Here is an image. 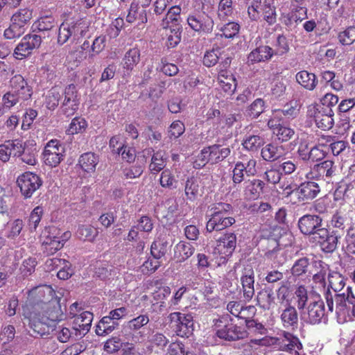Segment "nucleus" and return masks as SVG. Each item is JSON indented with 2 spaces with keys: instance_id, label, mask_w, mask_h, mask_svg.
<instances>
[{
  "instance_id": "8fccbe9b",
  "label": "nucleus",
  "mask_w": 355,
  "mask_h": 355,
  "mask_svg": "<svg viewBox=\"0 0 355 355\" xmlns=\"http://www.w3.org/2000/svg\"><path fill=\"white\" fill-rule=\"evenodd\" d=\"M275 49H273L275 55H283L289 51V44L286 36L279 35L277 37L276 43L275 45Z\"/></svg>"
},
{
  "instance_id": "2f4dec72",
  "label": "nucleus",
  "mask_w": 355,
  "mask_h": 355,
  "mask_svg": "<svg viewBox=\"0 0 355 355\" xmlns=\"http://www.w3.org/2000/svg\"><path fill=\"white\" fill-rule=\"evenodd\" d=\"M211 164H216L221 162L230 154V148L223 147L220 145H213L208 147Z\"/></svg>"
},
{
  "instance_id": "f704fd0d",
  "label": "nucleus",
  "mask_w": 355,
  "mask_h": 355,
  "mask_svg": "<svg viewBox=\"0 0 355 355\" xmlns=\"http://www.w3.org/2000/svg\"><path fill=\"white\" fill-rule=\"evenodd\" d=\"M167 157L162 150L155 153L151 158L149 170L151 173H157L164 168L166 164Z\"/></svg>"
},
{
  "instance_id": "ea45409f",
  "label": "nucleus",
  "mask_w": 355,
  "mask_h": 355,
  "mask_svg": "<svg viewBox=\"0 0 355 355\" xmlns=\"http://www.w3.org/2000/svg\"><path fill=\"white\" fill-rule=\"evenodd\" d=\"M261 154L264 160L272 162L281 157L282 152L280 147L278 146L273 144H268L262 148Z\"/></svg>"
},
{
  "instance_id": "39448f33",
  "label": "nucleus",
  "mask_w": 355,
  "mask_h": 355,
  "mask_svg": "<svg viewBox=\"0 0 355 355\" xmlns=\"http://www.w3.org/2000/svg\"><path fill=\"white\" fill-rule=\"evenodd\" d=\"M347 293L336 295V314L339 323L355 320V296L352 288L347 287Z\"/></svg>"
},
{
  "instance_id": "774afa93",
  "label": "nucleus",
  "mask_w": 355,
  "mask_h": 355,
  "mask_svg": "<svg viewBox=\"0 0 355 355\" xmlns=\"http://www.w3.org/2000/svg\"><path fill=\"white\" fill-rule=\"evenodd\" d=\"M43 214L42 207L37 206L31 211L28 220V225L31 230H36L39 223L40 222Z\"/></svg>"
},
{
  "instance_id": "58836bf2",
  "label": "nucleus",
  "mask_w": 355,
  "mask_h": 355,
  "mask_svg": "<svg viewBox=\"0 0 355 355\" xmlns=\"http://www.w3.org/2000/svg\"><path fill=\"white\" fill-rule=\"evenodd\" d=\"M168 241L159 238L151 245V255L155 259H159L166 254L168 251Z\"/></svg>"
},
{
  "instance_id": "7c9ffc66",
  "label": "nucleus",
  "mask_w": 355,
  "mask_h": 355,
  "mask_svg": "<svg viewBox=\"0 0 355 355\" xmlns=\"http://www.w3.org/2000/svg\"><path fill=\"white\" fill-rule=\"evenodd\" d=\"M296 80L302 87L311 91L313 90L318 84L316 76L306 71L298 72L296 74Z\"/></svg>"
},
{
  "instance_id": "4d7b16f0",
  "label": "nucleus",
  "mask_w": 355,
  "mask_h": 355,
  "mask_svg": "<svg viewBox=\"0 0 355 355\" xmlns=\"http://www.w3.org/2000/svg\"><path fill=\"white\" fill-rule=\"evenodd\" d=\"M184 193L187 198L191 201L196 199L198 193V184L193 178L188 179L186 182Z\"/></svg>"
},
{
  "instance_id": "e433bc0d",
  "label": "nucleus",
  "mask_w": 355,
  "mask_h": 355,
  "mask_svg": "<svg viewBox=\"0 0 355 355\" xmlns=\"http://www.w3.org/2000/svg\"><path fill=\"white\" fill-rule=\"evenodd\" d=\"M316 125L322 130H329L334 124L333 114L331 109H325L320 114L316 116Z\"/></svg>"
},
{
  "instance_id": "6e6d98bb",
  "label": "nucleus",
  "mask_w": 355,
  "mask_h": 355,
  "mask_svg": "<svg viewBox=\"0 0 355 355\" xmlns=\"http://www.w3.org/2000/svg\"><path fill=\"white\" fill-rule=\"evenodd\" d=\"M263 19L269 24H274L277 21L275 7L270 5V0H266L263 11Z\"/></svg>"
},
{
  "instance_id": "680f3d73",
  "label": "nucleus",
  "mask_w": 355,
  "mask_h": 355,
  "mask_svg": "<svg viewBox=\"0 0 355 355\" xmlns=\"http://www.w3.org/2000/svg\"><path fill=\"white\" fill-rule=\"evenodd\" d=\"M277 139L281 142H286L291 139L295 135L293 129L282 125L274 133Z\"/></svg>"
},
{
  "instance_id": "13d9d810",
  "label": "nucleus",
  "mask_w": 355,
  "mask_h": 355,
  "mask_svg": "<svg viewBox=\"0 0 355 355\" xmlns=\"http://www.w3.org/2000/svg\"><path fill=\"white\" fill-rule=\"evenodd\" d=\"M171 288L168 286H161L157 288L153 293V299L155 303H160V306H164V300L170 295Z\"/></svg>"
},
{
  "instance_id": "c85d7f7f",
  "label": "nucleus",
  "mask_w": 355,
  "mask_h": 355,
  "mask_svg": "<svg viewBox=\"0 0 355 355\" xmlns=\"http://www.w3.org/2000/svg\"><path fill=\"white\" fill-rule=\"evenodd\" d=\"M42 248L44 252L47 254H53L63 247V243L57 236H43Z\"/></svg>"
},
{
  "instance_id": "4c0bfd02",
  "label": "nucleus",
  "mask_w": 355,
  "mask_h": 355,
  "mask_svg": "<svg viewBox=\"0 0 355 355\" xmlns=\"http://www.w3.org/2000/svg\"><path fill=\"white\" fill-rule=\"evenodd\" d=\"M63 95V91L61 87H52L46 96V106L49 110H54L59 103L61 96Z\"/></svg>"
},
{
  "instance_id": "052dcab7",
  "label": "nucleus",
  "mask_w": 355,
  "mask_h": 355,
  "mask_svg": "<svg viewBox=\"0 0 355 355\" xmlns=\"http://www.w3.org/2000/svg\"><path fill=\"white\" fill-rule=\"evenodd\" d=\"M348 225L346 215L341 212L334 214L331 220V225L334 228L343 231Z\"/></svg>"
},
{
  "instance_id": "bb28decb",
  "label": "nucleus",
  "mask_w": 355,
  "mask_h": 355,
  "mask_svg": "<svg viewBox=\"0 0 355 355\" xmlns=\"http://www.w3.org/2000/svg\"><path fill=\"white\" fill-rule=\"evenodd\" d=\"M62 265H64V266L58 270L57 276L60 279H67L73 273V270L70 268V264L68 262H66L64 259L57 258L48 259L46 261V266L49 270L51 269L49 268L50 266L58 267Z\"/></svg>"
},
{
  "instance_id": "a878e982",
  "label": "nucleus",
  "mask_w": 355,
  "mask_h": 355,
  "mask_svg": "<svg viewBox=\"0 0 355 355\" xmlns=\"http://www.w3.org/2000/svg\"><path fill=\"white\" fill-rule=\"evenodd\" d=\"M244 195L247 199H257L262 193L264 182L260 180H252L245 182Z\"/></svg>"
},
{
  "instance_id": "9d476101",
  "label": "nucleus",
  "mask_w": 355,
  "mask_h": 355,
  "mask_svg": "<svg viewBox=\"0 0 355 355\" xmlns=\"http://www.w3.org/2000/svg\"><path fill=\"white\" fill-rule=\"evenodd\" d=\"M337 171L336 166L331 160H325L320 164H315L306 174L309 180H323L330 182Z\"/></svg>"
},
{
  "instance_id": "5701e85b",
  "label": "nucleus",
  "mask_w": 355,
  "mask_h": 355,
  "mask_svg": "<svg viewBox=\"0 0 355 355\" xmlns=\"http://www.w3.org/2000/svg\"><path fill=\"white\" fill-rule=\"evenodd\" d=\"M218 82L220 87L229 94H233L236 88V78L230 71L220 70L218 73Z\"/></svg>"
},
{
  "instance_id": "9b49d317",
  "label": "nucleus",
  "mask_w": 355,
  "mask_h": 355,
  "mask_svg": "<svg viewBox=\"0 0 355 355\" xmlns=\"http://www.w3.org/2000/svg\"><path fill=\"white\" fill-rule=\"evenodd\" d=\"M187 23L192 30L203 34L210 33L214 26L213 18L205 12L189 15L187 17Z\"/></svg>"
},
{
  "instance_id": "f03ea898",
  "label": "nucleus",
  "mask_w": 355,
  "mask_h": 355,
  "mask_svg": "<svg viewBox=\"0 0 355 355\" xmlns=\"http://www.w3.org/2000/svg\"><path fill=\"white\" fill-rule=\"evenodd\" d=\"M231 205L218 202L213 205L210 209L211 214L207 223L206 229L208 232L221 231L235 223L234 217L230 216L232 212Z\"/></svg>"
},
{
  "instance_id": "c03bdc74",
  "label": "nucleus",
  "mask_w": 355,
  "mask_h": 355,
  "mask_svg": "<svg viewBox=\"0 0 355 355\" xmlns=\"http://www.w3.org/2000/svg\"><path fill=\"white\" fill-rule=\"evenodd\" d=\"M339 42L344 46H349L355 42V26H350L340 31L338 35Z\"/></svg>"
},
{
  "instance_id": "c9c22d12",
  "label": "nucleus",
  "mask_w": 355,
  "mask_h": 355,
  "mask_svg": "<svg viewBox=\"0 0 355 355\" xmlns=\"http://www.w3.org/2000/svg\"><path fill=\"white\" fill-rule=\"evenodd\" d=\"M33 17V12L28 8H21L13 14L12 22L24 28Z\"/></svg>"
},
{
  "instance_id": "a18cd8bd",
  "label": "nucleus",
  "mask_w": 355,
  "mask_h": 355,
  "mask_svg": "<svg viewBox=\"0 0 355 355\" xmlns=\"http://www.w3.org/2000/svg\"><path fill=\"white\" fill-rule=\"evenodd\" d=\"M87 127V123L84 118L75 117L69 124L67 132L68 135H76L84 132Z\"/></svg>"
},
{
  "instance_id": "603ef678",
  "label": "nucleus",
  "mask_w": 355,
  "mask_h": 355,
  "mask_svg": "<svg viewBox=\"0 0 355 355\" xmlns=\"http://www.w3.org/2000/svg\"><path fill=\"white\" fill-rule=\"evenodd\" d=\"M264 144V139L259 135H251L248 137L243 142L245 148L249 150H257Z\"/></svg>"
},
{
  "instance_id": "423d86ee",
  "label": "nucleus",
  "mask_w": 355,
  "mask_h": 355,
  "mask_svg": "<svg viewBox=\"0 0 355 355\" xmlns=\"http://www.w3.org/2000/svg\"><path fill=\"white\" fill-rule=\"evenodd\" d=\"M54 295L55 292L50 286H37L28 291L27 303L23 310L28 307L31 311H39L42 306L55 297Z\"/></svg>"
},
{
  "instance_id": "0e129e2a",
  "label": "nucleus",
  "mask_w": 355,
  "mask_h": 355,
  "mask_svg": "<svg viewBox=\"0 0 355 355\" xmlns=\"http://www.w3.org/2000/svg\"><path fill=\"white\" fill-rule=\"evenodd\" d=\"M149 322V318L147 315H140L127 323V327L132 331H137Z\"/></svg>"
},
{
  "instance_id": "338daca9",
  "label": "nucleus",
  "mask_w": 355,
  "mask_h": 355,
  "mask_svg": "<svg viewBox=\"0 0 355 355\" xmlns=\"http://www.w3.org/2000/svg\"><path fill=\"white\" fill-rule=\"evenodd\" d=\"M106 36L101 35L96 37L92 44L90 57L95 56L103 51L105 47Z\"/></svg>"
},
{
  "instance_id": "473e14b6",
  "label": "nucleus",
  "mask_w": 355,
  "mask_h": 355,
  "mask_svg": "<svg viewBox=\"0 0 355 355\" xmlns=\"http://www.w3.org/2000/svg\"><path fill=\"white\" fill-rule=\"evenodd\" d=\"M118 326V322L111 319L108 315L104 316L96 326L97 335L104 336L112 332Z\"/></svg>"
},
{
  "instance_id": "c756f323",
  "label": "nucleus",
  "mask_w": 355,
  "mask_h": 355,
  "mask_svg": "<svg viewBox=\"0 0 355 355\" xmlns=\"http://www.w3.org/2000/svg\"><path fill=\"white\" fill-rule=\"evenodd\" d=\"M78 163L84 171L94 172L98 163V157L93 153H85L80 157Z\"/></svg>"
},
{
  "instance_id": "2eb2a0df",
  "label": "nucleus",
  "mask_w": 355,
  "mask_h": 355,
  "mask_svg": "<svg viewBox=\"0 0 355 355\" xmlns=\"http://www.w3.org/2000/svg\"><path fill=\"white\" fill-rule=\"evenodd\" d=\"M322 219L317 215L306 214L298 221V227L304 234L311 235L319 227H322Z\"/></svg>"
},
{
  "instance_id": "bf43d9fd",
  "label": "nucleus",
  "mask_w": 355,
  "mask_h": 355,
  "mask_svg": "<svg viewBox=\"0 0 355 355\" xmlns=\"http://www.w3.org/2000/svg\"><path fill=\"white\" fill-rule=\"evenodd\" d=\"M10 155L21 156L24 150V145L21 140L14 139L5 142Z\"/></svg>"
},
{
  "instance_id": "4be33fe9",
  "label": "nucleus",
  "mask_w": 355,
  "mask_h": 355,
  "mask_svg": "<svg viewBox=\"0 0 355 355\" xmlns=\"http://www.w3.org/2000/svg\"><path fill=\"white\" fill-rule=\"evenodd\" d=\"M141 60L140 51L137 48L129 49L124 55L121 62L124 73L130 75L134 67L137 66Z\"/></svg>"
},
{
  "instance_id": "f3484780",
  "label": "nucleus",
  "mask_w": 355,
  "mask_h": 355,
  "mask_svg": "<svg viewBox=\"0 0 355 355\" xmlns=\"http://www.w3.org/2000/svg\"><path fill=\"white\" fill-rule=\"evenodd\" d=\"M73 328L76 335L85 336L90 329L93 320V314L89 311H83L73 317Z\"/></svg>"
},
{
  "instance_id": "72a5a7b5",
  "label": "nucleus",
  "mask_w": 355,
  "mask_h": 355,
  "mask_svg": "<svg viewBox=\"0 0 355 355\" xmlns=\"http://www.w3.org/2000/svg\"><path fill=\"white\" fill-rule=\"evenodd\" d=\"M98 234V230L90 225H80L76 231L78 238L84 241H94Z\"/></svg>"
},
{
  "instance_id": "de8ad7c7",
  "label": "nucleus",
  "mask_w": 355,
  "mask_h": 355,
  "mask_svg": "<svg viewBox=\"0 0 355 355\" xmlns=\"http://www.w3.org/2000/svg\"><path fill=\"white\" fill-rule=\"evenodd\" d=\"M309 266V259L306 257H302L295 261L292 268L291 273L293 275L299 277L306 274L308 271Z\"/></svg>"
},
{
  "instance_id": "a19ab883",
  "label": "nucleus",
  "mask_w": 355,
  "mask_h": 355,
  "mask_svg": "<svg viewBox=\"0 0 355 355\" xmlns=\"http://www.w3.org/2000/svg\"><path fill=\"white\" fill-rule=\"evenodd\" d=\"M338 230L332 232L331 234L329 232L327 239H324V241H320L321 249L326 252H333L337 247L338 239L340 236L337 234Z\"/></svg>"
},
{
  "instance_id": "f257e3e1",
  "label": "nucleus",
  "mask_w": 355,
  "mask_h": 355,
  "mask_svg": "<svg viewBox=\"0 0 355 355\" xmlns=\"http://www.w3.org/2000/svg\"><path fill=\"white\" fill-rule=\"evenodd\" d=\"M23 316L27 320L29 327L35 333L42 336L49 331V322L62 320V311L59 299L55 297L44 304L39 311H31L28 308L24 309Z\"/></svg>"
},
{
  "instance_id": "e2e57ef3",
  "label": "nucleus",
  "mask_w": 355,
  "mask_h": 355,
  "mask_svg": "<svg viewBox=\"0 0 355 355\" xmlns=\"http://www.w3.org/2000/svg\"><path fill=\"white\" fill-rule=\"evenodd\" d=\"M123 343L118 336H114L108 339L104 344V350L108 354H113L122 348Z\"/></svg>"
},
{
  "instance_id": "aec40b11",
  "label": "nucleus",
  "mask_w": 355,
  "mask_h": 355,
  "mask_svg": "<svg viewBox=\"0 0 355 355\" xmlns=\"http://www.w3.org/2000/svg\"><path fill=\"white\" fill-rule=\"evenodd\" d=\"M273 55H275L273 49L269 46L263 45L252 51L248 56V60L251 64H254L269 60Z\"/></svg>"
},
{
  "instance_id": "09e8293b",
  "label": "nucleus",
  "mask_w": 355,
  "mask_h": 355,
  "mask_svg": "<svg viewBox=\"0 0 355 355\" xmlns=\"http://www.w3.org/2000/svg\"><path fill=\"white\" fill-rule=\"evenodd\" d=\"M181 13V8L179 6H172L167 12L165 18L162 19L161 26L163 28H167L169 24L178 21Z\"/></svg>"
},
{
  "instance_id": "5fc2aeb1",
  "label": "nucleus",
  "mask_w": 355,
  "mask_h": 355,
  "mask_svg": "<svg viewBox=\"0 0 355 355\" xmlns=\"http://www.w3.org/2000/svg\"><path fill=\"white\" fill-rule=\"evenodd\" d=\"M265 109V102L261 98H257L248 107L247 110L248 115L253 119L257 118Z\"/></svg>"
},
{
  "instance_id": "ddd939ff",
  "label": "nucleus",
  "mask_w": 355,
  "mask_h": 355,
  "mask_svg": "<svg viewBox=\"0 0 355 355\" xmlns=\"http://www.w3.org/2000/svg\"><path fill=\"white\" fill-rule=\"evenodd\" d=\"M41 42V35L33 34L24 36L15 49V58L18 60L25 58L31 53L33 49L39 48Z\"/></svg>"
},
{
  "instance_id": "f8f14e48",
  "label": "nucleus",
  "mask_w": 355,
  "mask_h": 355,
  "mask_svg": "<svg viewBox=\"0 0 355 355\" xmlns=\"http://www.w3.org/2000/svg\"><path fill=\"white\" fill-rule=\"evenodd\" d=\"M169 319L178 336L188 337L193 327V317L189 314L174 312L169 315Z\"/></svg>"
},
{
  "instance_id": "49530a36",
  "label": "nucleus",
  "mask_w": 355,
  "mask_h": 355,
  "mask_svg": "<svg viewBox=\"0 0 355 355\" xmlns=\"http://www.w3.org/2000/svg\"><path fill=\"white\" fill-rule=\"evenodd\" d=\"M329 286L335 291L340 292L345 286L344 277L339 272H332L328 276Z\"/></svg>"
},
{
  "instance_id": "393cba45",
  "label": "nucleus",
  "mask_w": 355,
  "mask_h": 355,
  "mask_svg": "<svg viewBox=\"0 0 355 355\" xmlns=\"http://www.w3.org/2000/svg\"><path fill=\"white\" fill-rule=\"evenodd\" d=\"M244 297L250 300L254 295V271L252 269L245 270L241 278Z\"/></svg>"
},
{
  "instance_id": "1a4fd4ad",
  "label": "nucleus",
  "mask_w": 355,
  "mask_h": 355,
  "mask_svg": "<svg viewBox=\"0 0 355 355\" xmlns=\"http://www.w3.org/2000/svg\"><path fill=\"white\" fill-rule=\"evenodd\" d=\"M17 184L21 195L29 198L42 186V181L37 174L25 172L18 176Z\"/></svg>"
},
{
  "instance_id": "79ce46f5",
  "label": "nucleus",
  "mask_w": 355,
  "mask_h": 355,
  "mask_svg": "<svg viewBox=\"0 0 355 355\" xmlns=\"http://www.w3.org/2000/svg\"><path fill=\"white\" fill-rule=\"evenodd\" d=\"M217 27L218 28L221 33L216 34V38H218L219 37H225V38H233L239 33L240 29L239 24L235 22H228L220 27H218V26Z\"/></svg>"
},
{
  "instance_id": "864d4df0",
  "label": "nucleus",
  "mask_w": 355,
  "mask_h": 355,
  "mask_svg": "<svg viewBox=\"0 0 355 355\" xmlns=\"http://www.w3.org/2000/svg\"><path fill=\"white\" fill-rule=\"evenodd\" d=\"M69 26L73 40H78L83 37L87 28L86 24L81 20L69 23Z\"/></svg>"
},
{
  "instance_id": "7ed1b4c3",
  "label": "nucleus",
  "mask_w": 355,
  "mask_h": 355,
  "mask_svg": "<svg viewBox=\"0 0 355 355\" xmlns=\"http://www.w3.org/2000/svg\"><path fill=\"white\" fill-rule=\"evenodd\" d=\"M325 300L327 310H325L324 303L320 299L310 302L307 307L308 322L315 324L327 320L329 313H332L334 311V298L329 291L325 293Z\"/></svg>"
},
{
  "instance_id": "dca6fc26",
  "label": "nucleus",
  "mask_w": 355,
  "mask_h": 355,
  "mask_svg": "<svg viewBox=\"0 0 355 355\" xmlns=\"http://www.w3.org/2000/svg\"><path fill=\"white\" fill-rule=\"evenodd\" d=\"M12 93H15L21 100L26 101L31 98L32 91L26 80L21 75H15L10 80Z\"/></svg>"
},
{
  "instance_id": "20e7f679",
  "label": "nucleus",
  "mask_w": 355,
  "mask_h": 355,
  "mask_svg": "<svg viewBox=\"0 0 355 355\" xmlns=\"http://www.w3.org/2000/svg\"><path fill=\"white\" fill-rule=\"evenodd\" d=\"M216 336L225 340H236L247 336V332L241 327L234 324L228 315H222L214 320Z\"/></svg>"
},
{
  "instance_id": "0eeeda50",
  "label": "nucleus",
  "mask_w": 355,
  "mask_h": 355,
  "mask_svg": "<svg viewBox=\"0 0 355 355\" xmlns=\"http://www.w3.org/2000/svg\"><path fill=\"white\" fill-rule=\"evenodd\" d=\"M284 191L287 196L293 194L298 200L299 202L307 201L315 198L320 191L319 185L314 182H304L300 186L288 185Z\"/></svg>"
},
{
  "instance_id": "a211bd4d",
  "label": "nucleus",
  "mask_w": 355,
  "mask_h": 355,
  "mask_svg": "<svg viewBox=\"0 0 355 355\" xmlns=\"http://www.w3.org/2000/svg\"><path fill=\"white\" fill-rule=\"evenodd\" d=\"M236 245V236L234 233L227 232L217 240V250L220 254H232Z\"/></svg>"
},
{
  "instance_id": "37998d69",
  "label": "nucleus",
  "mask_w": 355,
  "mask_h": 355,
  "mask_svg": "<svg viewBox=\"0 0 355 355\" xmlns=\"http://www.w3.org/2000/svg\"><path fill=\"white\" fill-rule=\"evenodd\" d=\"M232 4V0L220 1L217 11V15L219 19L225 21L233 15L234 8Z\"/></svg>"
},
{
  "instance_id": "6e6552de",
  "label": "nucleus",
  "mask_w": 355,
  "mask_h": 355,
  "mask_svg": "<svg viewBox=\"0 0 355 355\" xmlns=\"http://www.w3.org/2000/svg\"><path fill=\"white\" fill-rule=\"evenodd\" d=\"M64 146L57 139H51L46 144L43 153L44 163L50 167H55L64 159Z\"/></svg>"
},
{
  "instance_id": "4468645a",
  "label": "nucleus",
  "mask_w": 355,
  "mask_h": 355,
  "mask_svg": "<svg viewBox=\"0 0 355 355\" xmlns=\"http://www.w3.org/2000/svg\"><path fill=\"white\" fill-rule=\"evenodd\" d=\"M272 345L279 350L294 354V355H298L297 351L302 348L299 338L286 331H284L279 337L273 338Z\"/></svg>"
},
{
  "instance_id": "cd10ccee",
  "label": "nucleus",
  "mask_w": 355,
  "mask_h": 355,
  "mask_svg": "<svg viewBox=\"0 0 355 355\" xmlns=\"http://www.w3.org/2000/svg\"><path fill=\"white\" fill-rule=\"evenodd\" d=\"M281 320L286 328H294L297 325L298 315L295 308L290 304L283 310Z\"/></svg>"
},
{
  "instance_id": "b1692460",
  "label": "nucleus",
  "mask_w": 355,
  "mask_h": 355,
  "mask_svg": "<svg viewBox=\"0 0 355 355\" xmlns=\"http://www.w3.org/2000/svg\"><path fill=\"white\" fill-rule=\"evenodd\" d=\"M195 252L194 247L189 243L180 241L174 247L173 259L178 263H182L191 257Z\"/></svg>"
},
{
  "instance_id": "3c124183",
  "label": "nucleus",
  "mask_w": 355,
  "mask_h": 355,
  "mask_svg": "<svg viewBox=\"0 0 355 355\" xmlns=\"http://www.w3.org/2000/svg\"><path fill=\"white\" fill-rule=\"evenodd\" d=\"M55 24L54 18L52 16H44L38 19L33 24L39 31H46L51 30Z\"/></svg>"
},
{
  "instance_id": "412c9836",
  "label": "nucleus",
  "mask_w": 355,
  "mask_h": 355,
  "mask_svg": "<svg viewBox=\"0 0 355 355\" xmlns=\"http://www.w3.org/2000/svg\"><path fill=\"white\" fill-rule=\"evenodd\" d=\"M276 296L273 290L266 287L257 295V302L259 306L264 310H272L276 306Z\"/></svg>"
},
{
  "instance_id": "6ab92c4d",
  "label": "nucleus",
  "mask_w": 355,
  "mask_h": 355,
  "mask_svg": "<svg viewBox=\"0 0 355 355\" xmlns=\"http://www.w3.org/2000/svg\"><path fill=\"white\" fill-rule=\"evenodd\" d=\"M147 14L144 8H141L136 2L130 5L128 13L126 16V21L130 24H136L137 26L147 22Z\"/></svg>"
},
{
  "instance_id": "69168bd1",
  "label": "nucleus",
  "mask_w": 355,
  "mask_h": 355,
  "mask_svg": "<svg viewBox=\"0 0 355 355\" xmlns=\"http://www.w3.org/2000/svg\"><path fill=\"white\" fill-rule=\"evenodd\" d=\"M286 85L283 80H276L272 83L270 94L275 98H279L285 94Z\"/></svg>"
}]
</instances>
